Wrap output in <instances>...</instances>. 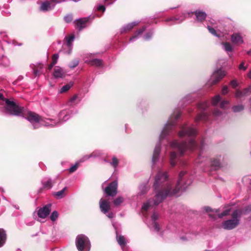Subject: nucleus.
I'll return each mask as SVG.
<instances>
[{"label":"nucleus","instance_id":"1","mask_svg":"<svg viewBox=\"0 0 251 251\" xmlns=\"http://www.w3.org/2000/svg\"><path fill=\"white\" fill-rule=\"evenodd\" d=\"M5 109L10 114L22 116L27 119L33 126L34 128H38L41 126L54 127L60 125L62 122L69 119L70 116L68 111L62 110L58 114L57 119H43L34 112L28 110L26 108L20 106L15 102L7 99L4 100Z\"/></svg>","mask_w":251,"mask_h":251},{"label":"nucleus","instance_id":"2","mask_svg":"<svg viewBox=\"0 0 251 251\" xmlns=\"http://www.w3.org/2000/svg\"><path fill=\"white\" fill-rule=\"evenodd\" d=\"M186 171H181L178 175V179L175 188L172 190L171 185L167 181L168 176L166 173L159 172L155 177L153 187L155 190L160 188L152 200H149L144 204L142 209L147 211L152 205H157L167 196H173L177 194L179 191H184L187 186L182 184L183 176L186 174Z\"/></svg>","mask_w":251,"mask_h":251},{"label":"nucleus","instance_id":"3","mask_svg":"<svg viewBox=\"0 0 251 251\" xmlns=\"http://www.w3.org/2000/svg\"><path fill=\"white\" fill-rule=\"evenodd\" d=\"M180 115L181 113L177 110L170 116L159 134V139L160 141L168 140L171 135L173 128L176 126L177 120Z\"/></svg>","mask_w":251,"mask_h":251},{"label":"nucleus","instance_id":"4","mask_svg":"<svg viewBox=\"0 0 251 251\" xmlns=\"http://www.w3.org/2000/svg\"><path fill=\"white\" fill-rule=\"evenodd\" d=\"M209 106L207 101H202L198 104V108L201 113L198 114L195 119V123L198 124L199 122L202 121L204 123L210 121V115L204 111H205Z\"/></svg>","mask_w":251,"mask_h":251},{"label":"nucleus","instance_id":"5","mask_svg":"<svg viewBox=\"0 0 251 251\" xmlns=\"http://www.w3.org/2000/svg\"><path fill=\"white\" fill-rule=\"evenodd\" d=\"M240 211L234 210L231 215L232 219L223 223V228L226 230H231L236 227L240 223Z\"/></svg>","mask_w":251,"mask_h":251},{"label":"nucleus","instance_id":"6","mask_svg":"<svg viewBox=\"0 0 251 251\" xmlns=\"http://www.w3.org/2000/svg\"><path fill=\"white\" fill-rule=\"evenodd\" d=\"M180 130L178 132V136L180 138L186 137H192L196 135V129L193 125H188L187 124L182 125L180 126Z\"/></svg>","mask_w":251,"mask_h":251},{"label":"nucleus","instance_id":"7","mask_svg":"<svg viewBox=\"0 0 251 251\" xmlns=\"http://www.w3.org/2000/svg\"><path fill=\"white\" fill-rule=\"evenodd\" d=\"M75 244L79 251H89L90 250V241L88 238L84 235H79L77 236Z\"/></svg>","mask_w":251,"mask_h":251},{"label":"nucleus","instance_id":"8","mask_svg":"<svg viewBox=\"0 0 251 251\" xmlns=\"http://www.w3.org/2000/svg\"><path fill=\"white\" fill-rule=\"evenodd\" d=\"M226 75V72L222 69L215 70L209 80L210 85H214L219 82Z\"/></svg>","mask_w":251,"mask_h":251},{"label":"nucleus","instance_id":"9","mask_svg":"<svg viewBox=\"0 0 251 251\" xmlns=\"http://www.w3.org/2000/svg\"><path fill=\"white\" fill-rule=\"evenodd\" d=\"M187 143L190 144V146H194L196 142H170V146L182 155L188 148Z\"/></svg>","mask_w":251,"mask_h":251},{"label":"nucleus","instance_id":"10","mask_svg":"<svg viewBox=\"0 0 251 251\" xmlns=\"http://www.w3.org/2000/svg\"><path fill=\"white\" fill-rule=\"evenodd\" d=\"M118 183L116 181L110 183L105 188L104 192L108 196L114 197L117 194Z\"/></svg>","mask_w":251,"mask_h":251},{"label":"nucleus","instance_id":"11","mask_svg":"<svg viewBox=\"0 0 251 251\" xmlns=\"http://www.w3.org/2000/svg\"><path fill=\"white\" fill-rule=\"evenodd\" d=\"M95 17V15L90 16L84 18L79 19L75 21V27L79 30H81L86 27V24L90 20H93Z\"/></svg>","mask_w":251,"mask_h":251},{"label":"nucleus","instance_id":"12","mask_svg":"<svg viewBox=\"0 0 251 251\" xmlns=\"http://www.w3.org/2000/svg\"><path fill=\"white\" fill-rule=\"evenodd\" d=\"M222 99L220 95H218L214 97L212 99V104L213 105H216L219 102L220 107L223 109H225L228 107L229 105V101L227 100H221Z\"/></svg>","mask_w":251,"mask_h":251},{"label":"nucleus","instance_id":"13","mask_svg":"<svg viewBox=\"0 0 251 251\" xmlns=\"http://www.w3.org/2000/svg\"><path fill=\"white\" fill-rule=\"evenodd\" d=\"M75 39L74 35H71L69 36H66L65 38V43L63 44V48L65 50V48H69V51H65L67 54H70L72 53L73 50V42Z\"/></svg>","mask_w":251,"mask_h":251},{"label":"nucleus","instance_id":"14","mask_svg":"<svg viewBox=\"0 0 251 251\" xmlns=\"http://www.w3.org/2000/svg\"><path fill=\"white\" fill-rule=\"evenodd\" d=\"M54 0H47L43 2L40 7V10L42 11H47L53 9L55 6Z\"/></svg>","mask_w":251,"mask_h":251},{"label":"nucleus","instance_id":"15","mask_svg":"<svg viewBox=\"0 0 251 251\" xmlns=\"http://www.w3.org/2000/svg\"><path fill=\"white\" fill-rule=\"evenodd\" d=\"M51 211V204H47L39 209L38 211V215L40 218H45L48 216Z\"/></svg>","mask_w":251,"mask_h":251},{"label":"nucleus","instance_id":"16","mask_svg":"<svg viewBox=\"0 0 251 251\" xmlns=\"http://www.w3.org/2000/svg\"><path fill=\"white\" fill-rule=\"evenodd\" d=\"M193 14V12H188L182 13L179 17H175L168 18L166 20V22H170L172 21H175L176 23H180L183 21L185 18L188 17H190Z\"/></svg>","mask_w":251,"mask_h":251},{"label":"nucleus","instance_id":"17","mask_svg":"<svg viewBox=\"0 0 251 251\" xmlns=\"http://www.w3.org/2000/svg\"><path fill=\"white\" fill-rule=\"evenodd\" d=\"M231 41L235 45H239L244 43L243 36L239 33H234L231 36Z\"/></svg>","mask_w":251,"mask_h":251},{"label":"nucleus","instance_id":"18","mask_svg":"<svg viewBox=\"0 0 251 251\" xmlns=\"http://www.w3.org/2000/svg\"><path fill=\"white\" fill-rule=\"evenodd\" d=\"M100 208L102 213L106 214L110 209V202L107 200L101 199L100 201Z\"/></svg>","mask_w":251,"mask_h":251},{"label":"nucleus","instance_id":"19","mask_svg":"<svg viewBox=\"0 0 251 251\" xmlns=\"http://www.w3.org/2000/svg\"><path fill=\"white\" fill-rule=\"evenodd\" d=\"M250 88H247L242 90L237 89L235 92L234 96L237 99H240L248 95Z\"/></svg>","mask_w":251,"mask_h":251},{"label":"nucleus","instance_id":"20","mask_svg":"<svg viewBox=\"0 0 251 251\" xmlns=\"http://www.w3.org/2000/svg\"><path fill=\"white\" fill-rule=\"evenodd\" d=\"M161 151V145L160 143L157 144L154 149L152 156V161L154 163L158 159L159 155Z\"/></svg>","mask_w":251,"mask_h":251},{"label":"nucleus","instance_id":"21","mask_svg":"<svg viewBox=\"0 0 251 251\" xmlns=\"http://www.w3.org/2000/svg\"><path fill=\"white\" fill-rule=\"evenodd\" d=\"M53 75L55 78H62L64 76L65 72L62 68L56 67L54 68Z\"/></svg>","mask_w":251,"mask_h":251},{"label":"nucleus","instance_id":"22","mask_svg":"<svg viewBox=\"0 0 251 251\" xmlns=\"http://www.w3.org/2000/svg\"><path fill=\"white\" fill-rule=\"evenodd\" d=\"M85 62L92 66L101 67L102 66V60L99 59H87Z\"/></svg>","mask_w":251,"mask_h":251},{"label":"nucleus","instance_id":"23","mask_svg":"<svg viewBox=\"0 0 251 251\" xmlns=\"http://www.w3.org/2000/svg\"><path fill=\"white\" fill-rule=\"evenodd\" d=\"M146 28V26H143L141 28L136 31L134 35L131 37L129 40L130 42H132L138 39L141 35L143 34V33L145 31Z\"/></svg>","mask_w":251,"mask_h":251},{"label":"nucleus","instance_id":"24","mask_svg":"<svg viewBox=\"0 0 251 251\" xmlns=\"http://www.w3.org/2000/svg\"><path fill=\"white\" fill-rule=\"evenodd\" d=\"M138 24V23L137 22H133L131 23L128 24L126 25L123 26L121 28V33H123L124 32L129 31L131 29H132L134 26H136Z\"/></svg>","mask_w":251,"mask_h":251},{"label":"nucleus","instance_id":"25","mask_svg":"<svg viewBox=\"0 0 251 251\" xmlns=\"http://www.w3.org/2000/svg\"><path fill=\"white\" fill-rule=\"evenodd\" d=\"M195 15L196 16L197 20L199 22L202 21L205 19L206 16V14L205 12L200 10L196 11Z\"/></svg>","mask_w":251,"mask_h":251},{"label":"nucleus","instance_id":"26","mask_svg":"<svg viewBox=\"0 0 251 251\" xmlns=\"http://www.w3.org/2000/svg\"><path fill=\"white\" fill-rule=\"evenodd\" d=\"M222 46L223 49L227 53L231 52L233 50V46L228 42H223Z\"/></svg>","mask_w":251,"mask_h":251},{"label":"nucleus","instance_id":"27","mask_svg":"<svg viewBox=\"0 0 251 251\" xmlns=\"http://www.w3.org/2000/svg\"><path fill=\"white\" fill-rule=\"evenodd\" d=\"M80 99L78 97V95L75 94L70 98L68 101V104L70 105H74L76 104L80 101Z\"/></svg>","mask_w":251,"mask_h":251},{"label":"nucleus","instance_id":"28","mask_svg":"<svg viewBox=\"0 0 251 251\" xmlns=\"http://www.w3.org/2000/svg\"><path fill=\"white\" fill-rule=\"evenodd\" d=\"M6 239V234L5 231L0 228V247H1L5 243Z\"/></svg>","mask_w":251,"mask_h":251},{"label":"nucleus","instance_id":"29","mask_svg":"<svg viewBox=\"0 0 251 251\" xmlns=\"http://www.w3.org/2000/svg\"><path fill=\"white\" fill-rule=\"evenodd\" d=\"M207 29L210 33L216 37L220 38L222 36V33L220 31L215 30L213 27H211L209 25H207Z\"/></svg>","mask_w":251,"mask_h":251},{"label":"nucleus","instance_id":"30","mask_svg":"<svg viewBox=\"0 0 251 251\" xmlns=\"http://www.w3.org/2000/svg\"><path fill=\"white\" fill-rule=\"evenodd\" d=\"M235 210H239L240 211V217L242 215H247L251 212V204L245 207L243 209H237Z\"/></svg>","mask_w":251,"mask_h":251},{"label":"nucleus","instance_id":"31","mask_svg":"<svg viewBox=\"0 0 251 251\" xmlns=\"http://www.w3.org/2000/svg\"><path fill=\"white\" fill-rule=\"evenodd\" d=\"M176 158V151H172L170 153V164L172 167H174L176 162L175 159Z\"/></svg>","mask_w":251,"mask_h":251},{"label":"nucleus","instance_id":"32","mask_svg":"<svg viewBox=\"0 0 251 251\" xmlns=\"http://www.w3.org/2000/svg\"><path fill=\"white\" fill-rule=\"evenodd\" d=\"M74 83L72 82H70L67 84L64 85L60 90L59 92L60 93H65L68 91L73 85Z\"/></svg>","mask_w":251,"mask_h":251},{"label":"nucleus","instance_id":"33","mask_svg":"<svg viewBox=\"0 0 251 251\" xmlns=\"http://www.w3.org/2000/svg\"><path fill=\"white\" fill-rule=\"evenodd\" d=\"M66 190L67 187H65L61 191L55 192L54 194V196H55L57 199H61L65 196V191H66Z\"/></svg>","mask_w":251,"mask_h":251},{"label":"nucleus","instance_id":"34","mask_svg":"<svg viewBox=\"0 0 251 251\" xmlns=\"http://www.w3.org/2000/svg\"><path fill=\"white\" fill-rule=\"evenodd\" d=\"M117 240L118 244L122 247H124L126 245V241L124 236L120 235L117 236Z\"/></svg>","mask_w":251,"mask_h":251},{"label":"nucleus","instance_id":"35","mask_svg":"<svg viewBox=\"0 0 251 251\" xmlns=\"http://www.w3.org/2000/svg\"><path fill=\"white\" fill-rule=\"evenodd\" d=\"M42 184L44 189H50L52 187L53 182L51 179H49L47 181L43 182Z\"/></svg>","mask_w":251,"mask_h":251},{"label":"nucleus","instance_id":"36","mask_svg":"<svg viewBox=\"0 0 251 251\" xmlns=\"http://www.w3.org/2000/svg\"><path fill=\"white\" fill-rule=\"evenodd\" d=\"M244 105L242 104H239L234 105L232 107V109L234 112H239L244 109Z\"/></svg>","mask_w":251,"mask_h":251},{"label":"nucleus","instance_id":"37","mask_svg":"<svg viewBox=\"0 0 251 251\" xmlns=\"http://www.w3.org/2000/svg\"><path fill=\"white\" fill-rule=\"evenodd\" d=\"M231 211V208H227L226 210H225L222 213L218 214V217L219 218H222L224 216H228L230 214V212Z\"/></svg>","mask_w":251,"mask_h":251},{"label":"nucleus","instance_id":"38","mask_svg":"<svg viewBox=\"0 0 251 251\" xmlns=\"http://www.w3.org/2000/svg\"><path fill=\"white\" fill-rule=\"evenodd\" d=\"M222 112L218 109H215L213 113V116L215 119H218L221 117L222 116Z\"/></svg>","mask_w":251,"mask_h":251},{"label":"nucleus","instance_id":"39","mask_svg":"<svg viewBox=\"0 0 251 251\" xmlns=\"http://www.w3.org/2000/svg\"><path fill=\"white\" fill-rule=\"evenodd\" d=\"M123 201H124L123 198H122L121 197H119L114 200L113 203L115 206H118L121 203H122L123 202Z\"/></svg>","mask_w":251,"mask_h":251},{"label":"nucleus","instance_id":"40","mask_svg":"<svg viewBox=\"0 0 251 251\" xmlns=\"http://www.w3.org/2000/svg\"><path fill=\"white\" fill-rule=\"evenodd\" d=\"M211 165L212 166L219 168L221 166L220 161L219 159H213L211 161Z\"/></svg>","mask_w":251,"mask_h":251},{"label":"nucleus","instance_id":"41","mask_svg":"<svg viewBox=\"0 0 251 251\" xmlns=\"http://www.w3.org/2000/svg\"><path fill=\"white\" fill-rule=\"evenodd\" d=\"M153 32L152 30H150L148 31L144 36L143 38L145 40H150L152 35H153Z\"/></svg>","mask_w":251,"mask_h":251},{"label":"nucleus","instance_id":"42","mask_svg":"<svg viewBox=\"0 0 251 251\" xmlns=\"http://www.w3.org/2000/svg\"><path fill=\"white\" fill-rule=\"evenodd\" d=\"M119 160L115 156H113L112 158V161L110 163V164L114 168H116L119 164Z\"/></svg>","mask_w":251,"mask_h":251},{"label":"nucleus","instance_id":"43","mask_svg":"<svg viewBox=\"0 0 251 251\" xmlns=\"http://www.w3.org/2000/svg\"><path fill=\"white\" fill-rule=\"evenodd\" d=\"M78 63L79 60L78 59H74L69 63V67L70 68H74L78 65Z\"/></svg>","mask_w":251,"mask_h":251},{"label":"nucleus","instance_id":"44","mask_svg":"<svg viewBox=\"0 0 251 251\" xmlns=\"http://www.w3.org/2000/svg\"><path fill=\"white\" fill-rule=\"evenodd\" d=\"M58 217V212L56 211H54L51 213L50 219L52 221H55Z\"/></svg>","mask_w":251,"mask_h":251},{"label":"nucleus","instance_id":"45","mask_svg":"<svg viewBox=\"0 0 251 251\" xmlns=\"http://www.w3.org/2000/svg\"><path fill=\"white\" fill-rule=\"evenodd\" d=\"M230 84L231 86V87L234 89L236 88L239 86V83L236 79L232 80L230 82Z\"/></svg>","mask_w":251,"mask_h":251},{"label":"nucleus","instance_id":"46","mask_svg":"<svg viewBox=\"0 0 251 251\" xmlns=\"http://www.w3.org/2000/svg\"><path fill=\"white\" fill-rule=\"evenodd\" d=\"M59 55L58 54H54L52 57V63L55 64L58 59Z\"/></svg>","mask_w":251,"mask_h":251},{"label":"nucleus","instance_id":"47","mask_svg":"<svg viewBox=\"0 0 251 251\" xmlns=\"http://www.w3.org/2000/svg\"><path fill=\"white\" fill-rule=\"evenodd\" d=\"M77 168H78V164H75V165H74V166H72L69 169L70 173H72L75 172L76 170V169H77Z\"/></svg>","mask_w":251,"mask_h":251},{"label":"nucleus","instance_id":"48","mask_svg":"<svg viewBox=\"0 0 251 251\" xmlns=\"http://www.w3.org/2000/svg\"><path fill=\"white\" fill-rule=\"evenodd\" d=\"M64 20L67 23L71 22L73 20V17L71 15H68L64 17Z\"/></svg>","mask_w":251,"mask_h":251},{"label":"nucleus","instance_id":"49","mask_svg":"<svg viewBox=\"0 0 251 251\" xmlns=\"http://www.w3.org/2000/svg\"><path fill=\"white\" fill-rule=\"evenodd\" d=\"M238 68L240 70L245 71L247 69V66H245V63L243 62L239 65Z\"/></svg>","mask_w":251,"mask_h":251},{"label":"nucleus","instance_id":"50","mask_svg":"<svg viewBox=\"0 0 251 251\" xmlns=\"http://www.w3.org/2000/svg\"><path fill=\"white\" fill-rule=\"evenodd\" d=\"M228 92V88L226 86H225L222 89V94L224 95H226Z\"/></svg>","mask_w":251,"mask_h":251},{"label":"nucleus","instance_id":"51","mask_svg":"<svg viewBox=\"0 0 251 251\" xmlns=\"http://www.w3.org/2000/svg\"><path fill=\"white\" fill-rule=\"evenodd\" d=\"M97 9L98 10V11H102L103 12H104L105 10V7L102 5H98L97 6Z\"/></svg>","mask_w":251,"mask_h":251},{"label":"nucleus","instance_id":"52","mask_svg":"<svg viewBox=\"0 0 251 251\" xmlns=\"http://www.w3.org/2000/svg\"><path fill=\"white\" fill-rule=\"evenodd\" d=\"M153 227H154V229L157 232H158L159 231V229H160L159 226L157 223L154 222L153 223Z\"/></svg>","mask_w":251,"mask_h":251},{"label":"nucleus","instance_id":"53","mask_svg":"<svg viewBox=\"0 0 251 251\" xmlns=\"http://www.w3.org/2000/svg\"><path fill=\"white\" fill-rule=\"evenodd\" d=\"M204 209L206 212H214L213 209H212V208H211L209 206L204 207Z\"/></svg>","mask_w":251,"mask_h":251},{"label":"nucleus","instance_id":"54","mask_svg":"<svg viewBox=\"0 0 251 251\" xmlns=\"http://www.w3.org/2000/svg\"><path fill=\"white\" fill-rule=\"evenodd\" d=\"M33 73L35 76L39 75L40 70L38 68H33Z\"/></svg>","mask_w":251,"mask_h":251},{"label":"nucleus","instance_id":"55","mask_svg":"<svg viewBox=\"0 0 251 251\" xmlns=\"http://www.w3.org/2000/svg\"><path fill=\"white\" fill-rule=\"evenodd\" d=\"M208 215L210 218L214 219V220L217 219L216 216L214 214H209Z\"/></svg>","mask_w":251,"mask_h":251},{"label":"nucleus","instance_id":"56","mask_svg":"<svg viewBox=\"0 0 251 251\" xmlns=\"http://www.w3.org/2000/svg\"><path fill=\"white\" fill-rule=\"evenodd\" d=\"M66 0H55L54 2V5H56V4L57 3H60V2H63V1H66Z\"/></svg>","mask_w":251,"mask_h":251},{"label":"nucleus","instance_id":"57","mask_svg":"<svg viewBox=\"0 0 251 251\" xmlns=\"http://www.w3.org/2000/svg\"><path fill=\"white\" fill-rule=\"evenodd\" d=\"M55 64H53V63H51L50 65H49L48 66V69L49 70H51L52 68V67Z\"/></svg>","mask_w":251,"mask_h":251},{"label":"nucleus","instance_id":"58","mask_svg":"<svg viewBox=\"0 0 251 251\" xmlns=\"http://www.w3.org/2000/svg\"><path fill=\"white\" fill-rule=\"evenodd\" d=\"M62 51L64 53L67 54L65 51H69V48H65L64 50V48L63 47Z\"/></svg>","mask_w":251,"mask_h":251},{"label":"nucleus","instance_id":"59","mask_svg":"<svg viewBox=\"0 0 251 251\" xmlns=\"http://www.w3.org/2000/svg\"><path fill=\"white\" fill-rule=\"evenodd\" d=\"M247 76L249 78L251 79V70L249 72V73L247 74Z\"/></svg>","mask_w":251,"mask_h":251},{"label":"nucleus","instance_id":"60","mask_svg":"<svg viewBox=\"0 0 251 251\" xmlns=\"http://www.w3.org/2000/svg\"><path fill=\"white\" fill-rule=\"evenodd\" d=\"M5 99H4L3 97V95L0 93V100H2L3 101V102H4Z\"/></svg>","mask_w":251,"mask_h":251},{"label":"nucleus","instance_id":"61","mask_svg":"<svg viewBox=\"0 0 251 251\" xmlns=\"http://www.w3.org/2000/svg\"><path fill=\"white\" fill-rule=\"evenodd\" d=\"M213 210H214V212H215V213H219V212L220 211L219 209H213Z\"/></svg>","mask_w":251,"mask_h":251},{"label":"nucleus","instance_id":"62","mask_svg":"<svg viewBox=\"0 0 251 251\" xmlns=\"http://www.w3.org/2000/svg\"><path fill=\"white\" fill-rule=\"evenodd\" d=\"M152 218L155 221L157 219L156 216L155 215V214H153L152 216Z\"/></svg>","mask_w":251,"mask_h":251},{"label":"nucleus","instance_id":"63","mask_svg":"<svg viewBox=\"0 0 251 251\" xmlns=\"http://www.w3.org/2000/svg\"><path fill=\"white\" fill-rule=\"evenodd\" d=\"M144 188H145V191H143V190H142V193L143 194H145L146 193V192L147 191V190H146V187H144Z\"/></svg>","mask_w":251,"mask_h":251},{"label":"nucleus","instance_id":"64","mask_svg":"<svg viewBox=\"0 0 251 251\" xmlns=\"http://www.w3.org/2000/svg\"><path fill=\"white\" fill-rule=\"evenodd\" d=\"M108 217L109 218H112L113 217V214L112 213H111V214H109Z\"/></svg>","mask_w":251,"mask_h":251}]
</instances>
